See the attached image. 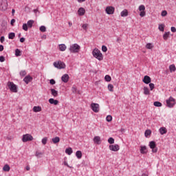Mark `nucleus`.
<instances>
[{
	"mask_svg": "<svg viewBox=\"0 0 176 176\" xmlns=\"http://www.w3.org/2000/svg\"><path fill=\"white\" fill-rule=\"evenodd\" d=\"M8 86L12 93H17V86L13 82H8Z\"/></svg>",
	"mask_w": 176,
	"mask_h": 176,
	"instance_id": "39448f33",
	"label": "nucleus"
},
{
	"mask_svg": "<svg viewBox=\"0 0 176 176\" xmlns=\"http://www.w3.org/2000/svg\"><path fill=\"white\" fill-rule=\"evenodd\" d=\"M153 105H154V107H160L162 106V102H160L159 101H156V102H154Z\"/></svg>",
	"mask_w": 176,
	"mask_h": 176,
	"instance_id": "72a5a7b5",
	"label": "nucleus"
},
{
	"mask_svg": "<svg viewBox=\"0 0 176 176\" xmlns=\"http://www.w3.org/2000/svg\"><path fill=\"white\" fill-rule=\"evenodd\" d=\"M51 93L54 97H57V96H58V91L54 89H51Z\"/></svg>",
	"mask_w": 176,
	"mask_h": 176,
	"instance_id": "5701e85b",
	"label": "nucleus"
},
{
	"mask_svg": "<svg viewBox=\"0 0 176 176\" xmlns=\"http://www.w3.org/2000/svg\"><path fill=\"white\" fill-rule=\"evenodd\" d=\"M86 0H77L78 3H82V2H85Z\"/></svg>",
	"mask_w": 176,
	"mask_h": 176,
	"instance_id": "680f3d73",
	"label": "nucleus"
},
{
	"mask_svg": "<svg viewBox=\"0 0 176 176\" xmlns=\"http://www.w3.org/2000/svg\"><path fill=\"white\" fill-rule=\"evenodd\" d=\"M61 80L64 83H68V81L69 80V76L67 74H63L61 77Z\"/></svg>",
	"mask_w": 176,
	"mask_h": 176,
	"instance_id": "f8f14e48",
	"label": "nucleus"
},
{
	"mask_svg": "<svg viewBox=\"0 0 176 176\" xmlns=\"http://www.w3.org/2000/svg\"><path fill=\"white\" fill-rule=\"evenodd\" d=\"M148 146H150L151 149H152V152L153 153H156V152H157V147H156V142L153 141L150 142Z\"/></svg>",
	"mask_w": 176,
	"mask_h": 176,
	"instance_id": "6e6552de",
	"label": "nucleus"
},
{
	"mask_svg": "<svg viewBox=\"0 0 176 176\" xmlns=\"http://www.w3.org/2000/svg\"><path fill=\"white\" fill-rule=\"evenodd\" d=\"M140 151L142 155H145L146 153H148V149L146 148V146H140Z\"/></svg>",
	"mask_w": 176,
	"mask_h": 176,
	"instance_id": "2eb2a0df",
	"label": "nucleus"
},
{
	"mask_svg": "<svg viewBox=\"0 0 176 176\" xmlns=\"http://www.w3.org/2000/svg\"><path fill=\"white\" fill-rule=\"evenodd\" d=\"M53 65L54 67H55V68H58V69H64V68H65V63L61 60L54 62Z\"/></svg>",
	"mask_w": 176,
	"mask_h": 176,
	"instance_id": "20e7f679",
	"label": "nucleus"
},
{
	"mask_svg": "<svg viewBox=\"0 0 176 176\" xmlns=\"http://www.w3.org/2000/svg\"><path fill=\"white\" fill-rule=\"evenodd\" d=\"M16 34L14 32H10L8 34V39H14Z\"/></svg>",
	"mask_w": 176,
	"mask_h": 176,
	"instance_id": "bb28decb",
	"label": "nucleus"
},
{
	"mask_svg": "<svg viewBox=\"0 0 176 176\" xmlns=\"http://www.w3.org/2000/svg\"><path fill=\"white\" fill-rule=\"evenodd\" d=\"M72 89H73V90H74V91H76V87H73Z\"/></svg>",
	"mask_w": 176,
	"mask_h": 176,
	"instance_id": "774afa93",
	"label": "nucleus"
},
{
	"mask_svg": "<svg viewBox=\"0 0 176 176\" xmlns=\"http://www.w3.org/2000/svg\"><path fill=\"white\" fill-rule=\"evenodd\" d=\"M43 145H46L47 144V138L46 137L43 138L41 140Z\"/></svg>",
	"mask_w": 176,
	"mask_h": 176,
	"instance_id": "ea45409f",
	"label": "nucleus"
},
{
	"mask_svg": "<svg viewBox=\"0 0 176 176\" xmlns=\"http://www.w3.org/2000/svg\"><path fill=\"white\" fill-rule=\"evenodd\" d=\"M102 52H104L105 53V52H107L108 48L107 47V46L102 45Z\"/></svg>",
	"mask_w": 176,
	"mask_h": 176,
	"instance_id": "09e8293b",
	"label": "nucleus"
},
{
	"mask_svg": "<svg viewBox=\"0 0 176 176\" xmlns=\"http://www.w3.org/2000/svg\"><path fill=\"white\" fill-rule=\"evenodd\" d=\"M91 109H92L93 111L95 112V113H98V112H100V104L98 103H91L90 105Z\"/></svg>",
	"mask_w": 176,
	"mask_h": 176,
	"instance_id": "423d86ee",
	"label": "nucleus"
},
{
	"mask_svg": "<svg viewBox=\"0 0 176 176\" xmlns=\"http://www.w3.org/2000/svg\"><path fill=\"white\" fill-rule=\"evenodd\" d=\"M108 90H109L110 91H113V85L109 84L108 85Z\"/></svg>",
	"mask_w": 176,
	"mask_h": 176,
	"instance_id": "37998d69",
	"label": "nucleus"
},
{
	"mask_svg": "<svg viewBox=\"0 0 176 176\" xmlns=\"http://www.w3.org/2000/svg\"><path fill=\"white\" fill-rule=\"evenodd\" d=\"M0 41L1 42H5V36H1Z\"/></svg>",
	"mask_w": 176,
	"mask_h": 176,
	"instance_id": "bf43d9fd",
	"label": "nucleus"
},
{
	"mask_svg": "<svg viewBox=\"0 0 176 176\" xmlns=\"http://www.w3.org/2000/svg\"><path fill=\"white\" fill-rule=\"evenodd\" d=\"M3 171H10V166L9 165L6 164L3 168Z\"/></svg>",
	"mask_w": 176,
	"mask_h": 176,
	"instance_id": "2f4dec72",
	"label": "nucleus"
},
{
	"mask_svg": "<svg viewBox=\"0 0 176 176\" xmlns=\"http://www.w3.org/2000/svg\"><path fill=\"white\" fill-rule=\"evenodd\" d=\"M19 74L21 76H25V75H27V72L25 70L21 71Z\"/></svg>",
	"mask_w": 176,
	"mask_h": 176,
	"instance_id": "a18cd8bd",
	"label": "nucleus"
},
{
	"mask_svg": "<svg viewBox=\"0 0 176 176\" xmlns=\"http://www.w3.org/2000/svg\"><path fill=\"white\" fill-rule=\"evenodd\" d=\"M68 24H69V27H72V22H69Z\"/></svg>",
	"mask_w": 176,
	"mask_h": 176,
	"instance_id": "338daca9",
	"label": "nucleus"
},
{
	"mask_svg": "<svg viewBox=\"0 0 176 176\" xmlns=\"http://www.w3.org/2000/svg\"><path fill=\"white\" fill-rule=\"evenodd\" d=\"M92 54L95 58H97V60H99V61H101L102 60V54L98 49H94L92 52Z\"/></svg>",
	"mask_w": 176,
	"mask_h": 176,
	"instance_id": "f03ea898",
	"label": "nucleus"
},
{
	"mask_svg": "<svg viewBox=\"0 0 176 176\" xmlns=\"http://www.w3.org/2000/svg\"><path fill=\"white\" fill-rule=\"evenodd\" d=\"M63 164L64 166H67V167H68L69 168H72V167L68 165V162H67L66 161H64Z\"/></svg>",
	"mask_w": 176,
	"mask_h": 176,
	"instance_id": "864d4df0",
	"label": "nucleus"
},
{
	"mask_svg": "<svg viewBox=\"0 0 176 176\" xmlns=\"http://www.w3.org/2000/svg\"><path fill=\"white\" fill-rule=\"evenodd\" d=\"M94 144L100 145L101 144V138L100 136H95L93 140Z\"/></svg>",
	"mask_w": 176,
	"mask_h": 176,
	"instance_id": "ddd939ff",
	"label": "nucleus"
},
{
	"mask_svg": "<svg viewBox=\"0 0 176 176\" xmlns=\"http://www.w3.org/2000/svg\"><path fill=\"white\" fill-rule=\"evenodd\" d=\"M5 61V58L3 57V56H0V63H4Z\"/></svg>",
	"mask_w": 176,
	"mask_h": 176,
	"instance_id": "603ef678",
	"label": "nucleus"
},
{
	"mask_svg": "<svg viewBox=\"0 0 176 176\" xmlns=\"http://www.w3.org/2000/svg\"><path fill=\"white\" fill-rule=\"evenodd\" d=\"M69 50L70 53H79L80 50V46L77 43H74L70 45Z\"/></svg>",
	"mask_w": 176,
	"mask_h": 176,
	"instance_id": "f257e3e1",
	"label": "nucleus"
},
{
	"mask_svg": "<svg viewBox=\"0 0 176 176\" xmlns=\"http://www.w3.org/2000/svg\"><path fill=\"white\" fill-rule=\"evenodd\" d=\"M72 148L69 147L65 149V153H67V155H72Z\"/></svg>",
	"mask_w": 176,
	"mask_h": 176,
	"instance_id": "393cba45",
	"label": "nucleus"
},
{
	"mask_svg": "<svg viewBox=\"0 0 176 176\" xmlns=\"http://www.w3.org/2000/svg\"><path fill=\"white\" fill-rule=\"evenodd\" d=\"M14 23H16V20L15 19H12L11 21H10L11 25H13V24H14Z\"/></svg>",
	"mask_w": 176,
	"mask_h": 176,
	"instance_id": "13d9d810",
	"label": "nucleus"
},
{
	"mask_svg": "<svg viewBox=\"0 0 176 176\" xmlns=\"http://www.w3.org/2000/svg\"><path fill=\"white\" fill-rule=\"evenodd\" d=\"M52 141L53 144H58V142H60V138L56 136V137L52 138Z\"/></svg>",
	"mask_w": 176,
	"mask_h": 176,
	"instance_id": "b1692460",
	"label": "nucleus"
},
{
	"mask_svg": "<svg viewBox=\"0 0 176 176\" xmlns=\"http://www.w3.org/2000/svg\"><path fill=\"white\" fill-rule=\"evenodd\" d=\"M15 56H16V57L21 56V51H20L19 49H16L15 50Z\"/></svg>",
	"mask_w": 176,
	"mask_h": 176,
	"instance_id": "c9c22d12",
	"label": "nucleus"
},
{
	"mask_svg": "<svg viewBox=\"0 0 176 176\" xmlns=\"http://www.w3.org/2000/svg\"><path fill=\"white\" fill-rule=\"evenodd\" d=\"M50 83V85H56V80H54V79H51Z\"/></svg>",
	"mask_w": 176,
	"mask_h": 176,
	"instance_id": "3c124183",
	"label": "nucleus"
},
{
	"mask_svg": "<svg viewBox=\"0 0 176 176\" xmlns=\"http://www.w3.org/2000/svg\"><path fill=\"white\" fill-rule=\"evenodd\" d=\"M108 142L109 144H115V139H113V138H109L108 139Z\"/></svg>",
	"mask_w": 176,
	"mask_h": 176,
	"instance_id": "58836bf2",
	"label": "nucleus"
},
{
	"mask_svg": "<svg viewBox=\"0 0 176 176\" xmlns=\"http://www.w3.org/2000/svg\"><path fill=\"white\" fill-rule=\"evenodd\" d=\"M161 16H162V17H166V16H167V11L163 10L161 13Z\"/></svg>",
	"mask_w": 176,
	"mask_h": 176,
	"instance_id": "de8ad7c7",
	"label": "nucleus"
},
{
	"mask_svg": "<svg viewBox=\"0 0 176 176\" xmlns=\"http://www.w3.org/2000/svg\"><path fill=\"white\" fill-rule=\"evenodd\" d=\"M43 153L41 152L36 151V157H42Z\"/></svg>",
	"mask_w": 176,
	"mask_h": 176,
	"instance_id": "49530a36",
	"label": "nucleus"
},
{
	"mask_svg": "<svg viewBox=\"0 0 176 176\" xmlns=\"http://www.w3.org/2000/svg\"><path fill=\"white\" fill-rule=\"evenodd\" d=\"M158 29L160 30V31L163 32L164 31V24L159 25Z\"/></svg>",
	"mask_w": 176,
	"mask_h": 176,
	"instance_id": "e433bc0d",
	"label": "nucleus"
},
{
	"mask_svg": "<svg viewBox=\"0 0 176 176\" xmlns=\"http://www.w3.org/2000/svg\"><path fill=\"white\" fill-rule=\"evenodd\" d=\"M151 80H152L151 79V77H149V76H144V77L143 78V82L146 85H149V83H151Z\"/></svg>",
	"mask_w": 176,
	"mask_h": 176,
	"instance_id": "4468645a",
	"label": "nucleus"
},
{
	"mask_svg": "<svg viewBox=\"0 0 176 176\" xmlns=\"http://www.w3.org/2000/svg\"><path fill=\"white\" fill-rule=\"evenodd\" d=\"M168 36H170V32H165L164 34L163 35L164 41H167V39H168Z\"/></svg>",
	"mask_w": 176,
	"mask_h": 176,
	"instance_id": "7c9ffc66",
	"label": "nucleus"
},
{
	"mask_svg": "<svg viewBox=\"0 0 176 176\" xmlns=\"http://www.w3.org/2000/svg\"><path fill=\"white\" fill-rule=\"evenodd\" d=\"M58 46L60 52H65V50H67V45H65V44H60Z\"/></svg>",
	"mask_w": 176,
	"mask_h": 176,
	"instance_id": "aec40b11",
	"label": "nucleus"
},
{
	"mask_svg": "<svg viewBox=\"0 0 176 176\" xmlns=\"http://www.w3.org/2000/svg\"><path fill=\"white\" fill-rule=\"evenodd\" d=\"M34 137L30 134H25L23 135L22 141L23 142H28V141H32Z\"/></svg>",
	"mask_w": 176,
	"mask_h": 176,
	"instance_id": "0eeeda50",
	"label": "nucleus"
},
{
	"mask_svg": "<svg viewBox=\"0 0 176 176\" xmlns=\"http://www.w3.org/2000/svg\"><path fill=\"white\" fill-rule=\"evenodd\" d=\"M34 20H29L27 23L28 27H29V28H32V25L34 24Z\"/></svg>",
	"mask_w": 176,
	"mask_h": 176,
	"instance_id": "cd10ccee",
	"label": "nucleus"
},
{
	"mask_svg": "<svg viewBox=\"0 0 176 176\" xmlns=\"http://www.w3.org/2000/svg\"><path fill=\"white\" fill-rule=\"evenodd\" d=\"M82 28L83 30H87V24H83V25H82Z\"/></svg>",
	"mask_w": 176,
	"mask_h": 176,
	"instance_id": "5fc2aeb1",
	"label": "nucleus"
},
{
	"mask_svg": "<svg viewBox=\"0 0 176 176\" xmlns=\"http://www.w3.org/2000/svg\"><path fill=\"white\" fill-rule=\"evenodd\" d=\"M15 12H16V10H14V9H12V14H14Z\"/></svg>",
	"mask_w": 176,
	"mask_h": 176,
	"instance_id": "0e129e2a",
	"label": "nucleus"
},
{
	"mask_svg": "<svg viewBox=\"0 0 176 176\" xmlns=\"http://www.w3.org/2000/svg\"><path fill=\"white\" fill-rule=\"evenodd\" d=\"M39 30L41 32H46V27L44 25H41Z\"/></svg>",
	"mask_w": 176,
	"mask_h": 176,
	"instance_id": "a19ab883",
	"label": "nucleus"
},
{
	"mask_svg": "<svg viewBox=\"0 0 176 176\" xmlns=\"http://www.w3.org/2000/svg\"><path fill=\"white\" fill-rule=\"evenodd\" d=\"M146 47L148 50L153 49V44L148 43L146 45Z\"/></svg>",
	"mask_w": 176,
	"mask_h": 176,
	"instance_id": "f704fd0d",
	"label": "nucleus"
},
{
	"mask_svg": "<svg viewBox=\"0 0 176 176\" xmlns=\"http://www.w3.org/2000/svg\"><path fill=\"white\" fill-rule=\"evenodd\" d=\"M26 170H27V171H30V166H26Z\"/></svg>",
	"mask_w": 176,
	"mask_h": 176,
	"instance_id": "69168bd1",
	"label": "nucleus"
},
{
	"mask_svg": "<svg viewBox=\"0 0 176 176\" xmlns=\"http://www.w3.org/2000/svg\"><path fill=\"white\" fill-rule=\"evenodd\" d=\"M48 101H49L50 104H52L53 105L58 104V100H54L53 98H50Z\"/></svg>",
	"mask_w": 176,
	"mask_h": 176,
	"instance_id": "a211bd4d",
	"label": "nucleus"
},
{
	"mask_svg": "<svg viewBox=\"0 0 176 176\" xmlns=\"http://www.w3.org/2000/svg\"><path fill=\"white\" fill-rule=\"evenodd\" d=\"M25 38H24V37H21V38H20V42L21 43H23V42H25Z\"/></svg>",
	"mask_w": 176,
	"mask_h": 176,
	"instance_id": "4d7b16f0",
	"label": "nucleus"
},
{
	"mask_svg": "<svg viewBox=\"0 0 176 176\" xmlns=\"http://www.w3.org/2000/svg\"><path fill=\"white\" fill-rule=\"evenodd\" d=\"M23 82H25L26 85H28L30 82H32V77L31 76H26L23 79Z\"/></svg>",
	"mask_w": 176,
	"mask_h": 176,
	"instance_id": "dca6fc26",
	"label": "nucleus"
},
{
	"mask_svg": "<svg viewBox=\"0 0 176 176\" xmlns=\"http://www.w3.org/2000/svg\"><path fill=\"white\" fill-rule=\"evenodd\" d=\"M3 45H0V52H3Z\"/></svg>",
	"mask_w": 176,
	"mask_h": 176,
	"instance_id": "052dcab7",
	"label": "nucleus"
},
{
	"mask_svg": "<svg viewBox=\"0 0 176 176\" xmlns=\"http://www.w3.org/2000/svg\"><path fill=\"white\" fill-rule=\"evenodd\" d=\"M160 133L162 135H163L164 134H166L167 133V129H166L165 127H161L160 129Z\"/></svg>",
	"mask_w": 176,
	"mask_h": 176,
	"instance_id": "4be33fe9",
	"label": "nucleus"
},
{
	"mask_svg": "<svg viewBox=\"0 0 176 176\" xmlns=\"http://www.w3.org/2000/svg\"><path fill=\"white\" fill-rule=\"evenodd\" d=\"M149 87L151 90H153V89H155V84L150 82Z\"/></svg>",
	"mask_w": 176,
	"mask_h": 176,
	"instance_id": "8fccbe9b",
	"label": "nucleus"
},
{
	"mask_svg": "<svg viewBox=\"0 0 176 176\" xmlns=\"http://www.w3.org/2000/svg\"><path fill=\"white\" fill-rule=\"evenodd\" d=\"M33 111L34 112H41V111H42V107H41L40 106H34L33 107Z\"/></svg>",
	"mask_w": 176,
	"mask_h": 176,
	"instance_id": "412c9836",
	"label": "nucleus"
},
{
	"mask_svg": "<svg viewBox=\"0 0 176 176\" xmlns=\"http://www.w3.org/2000/svg\"><path fill=\"white\" fill-rule=\"evenodd\" d=\"M139 10L140 12V17H145L146 13L145 12V6L141 5L139 6Z\"/></svg>",
	"mask_w": 176,
	"mask_h": 176,
	"instance_id": "1a4fd4ad",
	"label": "nucleus"
},
{
	"mask_svg": "<svg viewBox=\"0 0 176 176\" xmlns=\"http://www.w3.org/2000/svg\"><path fill=\"white\" fill-rule=\"evenodd\" d=\"M104 80L106 82H111V80H112V78H111V76L109 75H106L104 76Z\"/></svg>",
	"mask_w": 176,
	"mask_h": 176,
	"instance_id": "473e14b6",
	"label": "nucleus"
},
{
	"mask_svg": "<svg viewBox=\"0 0 176 176\" xmlns=\"http://www.w3.org/2000/svg\"><path fill=\"white\" fill-rule=\"evenodd\" d=\"M169 69L170 72H175L176 71L175 65H170L169 66Z\"/></svg>",
	"mask_w": 176,
	"mask_h": 176,
	"instance_id": "a878e982",
	"label": "nucleus"
},
{
	"mask_svg": "<svg viewBox=\"0 0 176 176\" xmlns=\"http://www.w3.org/2000/svg\"><path fill=\"white\" fill-rule=\"evenodd\" d=\"M170 30L172 31V32H176V28H175V27H171V28H170Z\"/></svg>",
	"mask_w": 176,
	"mask_h": 176,
	"instance_id": "6e6d98bb",
	"label": "nucleus"
},
{
	"mask_svg": "<svg viewBox=\"0 0 176 176\" xmlns=\"http://www.w3.org/2000/svg\"><path fill=\"white\" fill-rule=\"evenodd\" d=\"M143 90H144V94H145V96H148L150 94L149 89L148 87H144Z\"/></svg>",
	"mask_w": 176,
	"mask_h": 176,
	"instance_id": "c85d7f7f",
	"label": "nucleus"
},
{
	"mask_svg": "<svg viewBox=\"0 0 176 176\" xmlns=\"http://www.w3.org/2000/svg\"><path fill=\"white\" fill-rule=\"evenodd\" d=\"M107 122H112V116H107L106 118Z\"/></svg>",
	"mask_w": 176,
	"mask_h": 176,
	"instance_id": "c03bdc74",
	"label": "nucleus"
},
{
	"mask_svg": "<svg viewBox=\"0 0 176 176\" xmlns=\"http://www.w3.org/2000/svg\"><path fill=\"white\" fill-rule=\"evenodd\" d=\"M22 28L24 31H28V25H27V23H23Z\"/></svg>",
	"mask_w": 176,
	"mask_h": 176,
	"instance_id": "79ce46f5",
	"label": "nucleus"
},
{
	"mask_svg": "<svg viewBox=\"0 0 176 176\" xmlns=\"http://www.w3.org/2000/svg\"><path fill=\"white\" fill-rule=\"evenodd\" d=\"M76 156L78 159H82V151H77L76 153Z\"/></svg>",
	"mask_w": 176,
	"mask_h": 176,
	"instance_id": "c756f323",
	"label": "nucleus"
},
{
	"mask_svg": "<svg viewBox=\"0 0 176 176\" xmlns=\"http://www.w3.org/2000/svg\"><path fill=\"white\" fill-rule=\"evenodd\" d=\"M166 107H168V108H173L174 105H175V100L172 96L167 99L166 100Z\"/></svg>",
	"mask_w": 176,
	"mask_h": 176,
	"instance_id": "7ed1b4c3",
	"label": "nucleus"
},
{
	"mask_svg": "<svg viewBox=\"0 0 176 176\" xmlns=\"http://www.w3.org/2000/svg\"><path fill=\"white\" fill-rule=\"evenodd\" d=\"M105 11L107 14H113V13H115V8L113 6H108L106 8Z\"/></svg>",
	"mask_w": 176,
	"mask_h": 176,
	"instance_id": "9b49d317",
	"label": "nucleus"
},
{
	"mask_svg": "<svg viewBox=\"0 0 176 176\" xmlns=\"http://www.w3.org/2000/svg\"><path fill=\"white\" fill-rule=\"evenodd\" d=\"M152 134V131L151 130H146L144 133L145 137H148V135H151Z\"/></svg>",
	"mask_w": 176,
	"mask_h": 176,
	"instance_id": "4c0bfd02",
	"label": "nucleus"
},
{
	"mask_svg": "<svg viewBox=\"0 0 176 176\" xmlns=\"http://www.w3.org/2000/svg\"><path fill=\"white\" fill-rule=\"evenodd\" d=\"M85 13H86V10L80 7L78 10V16H85Z\"/></svg>",
	"mask_w": 176,
	"mask_h": 176,
	"instance_id": "f3484780",
	"label": "nucleus"
},
{
	"mask_svg": "<svg viewBox=\"0 0 176 176\" xmlns=\"http://www.w3.org/2000/svg\"><path fill=\"white\" fill-rule=\"evenodd\" d=\"M110 151L113 152H118L120 149V146L118 144H111L109 146Z\"/></svg>",
	"mask_w": 176,
	"mask_h": 176,
	"instance_id": "9d476101",
	"label": "nucleus"
},
{
	"mask_svg": "<svg viewBox=\"0 0 176 176\" xmlns=\"http://www.w3.org/2000/svg\"><path fill=\"white\" fill-rule=\"evenodd\" d=\"M142 176H148V173H143Z\"/></svg>",
	"mask_w": 176,
	"mask_h": 176,
	"instance_id": "e2e57ef3",
	"label": "nucleus"
},
{
	"mask_svg": "<svg viewBox=\"0 0 176 176\" xmlns=\"http://www.w3.org/2000/svg\"><path fill=\"white\" fill-rule=\"evenodd\" d=\"M121 17H127L129 16V11L127 10H124L120 13Z\"/></svg>",
	"mask_w": 176,
	"mask_h": 176,
	"instance_id": "6ab92c4d",
	"label": "nucleus"
}]
</instances>
